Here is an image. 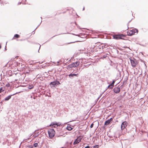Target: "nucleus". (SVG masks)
Here are the masks:
<instances>
[{
    "label": "nucleus",
    "mask_w": 148,
    "mask_h": 148,
    "mask_svg": "<svg viewBox=\"0 0 148 148\" xmlns=\"http://www.w3.org/2000/svg\"><path fill=\"white\" fill-rule=\"evenodd\" d=\"M125 37V35L123 34H116L113 35V37L114 39L119 40L120 39H123V38Z\"/></svg>",
    "instance_id": "obj_1"
},
{
    "label": "nucleus",
    "mask_w": 148,
    "mask_h": 148,
    "mask_svg": "<svg viewBox=\"0 0 148 148\" xmlns=\"http://www.w3.org/2000/svg\"><path fill=\"white\" fill-rule=\"evenodd\" d=\"M48 132L50 138H52L54 136L55 132L53 129H49L48 131Z\"/></svg>",
    "instance_id": "obj_2"
},
{
    "label": "nucleus",
    "mask_w": 148,
    "mask_h": 148,
    "mask_svg": "<svg viewBox=\"0 0 148 148\" xmlns=\"http://www.w3.org/2000/svg\"><path fill=\"white\" fill-rule=\"evenodd\" d=\"M137 30L133 29L132 30H130L127 32V35L128 36H131L134 34L135 33H137Z\"/></svg>",
    "instance_id": "obj_3"
},
{
    "label": "nucleus",
    "mask_w": 148,
    "mask_h": 148,
    "mask_svg": "<svg viewBox=\"0 0 148 148\" xmlns=\"http://www.w3.org/2000/svg\"><path fill=\"white\" fill-rule=\"evenodd\" d=\"M130 60L132 66L135 67L138 63L136 60H132L131 59H130Z\"/></svg>",
    "instance_id": "obj_4"
},
{
    "label": "nucleus",
    "mask_w": 148,
    "mask_h": 148,
    "mask_svg": "<svg viewBox=\"0 0 148 148\" xmlns=\"http://www.w3.org/2000/svg\"><path fill=\"white\" fill-rule=\"evenodd\" d=\"M128 123L126 121L123 122L121 125V130H124L127 126L128 125Z\"/></svg>",
    "instance_id": "obj_5"
},
{
    "label": "nucleus",
    "mask_w": 148,
    "mask_h": 148,
    "mask_svg": "<svg viewBox=\"0 0 148 148\" xmlns=\"http://www.w3.org/2000/svg\"><path fill=\"white\" fill-rule=\"evenodd\" d=\"M82 139L81 136L78 137L77 139L74 142L73 144L75 145L79 143Z\"/></svg>",
    "instance_id": "obj_6"
},
{
    "label": "nucleus",
    "mask_w": 148,
    "mask_h": 148,
    "mask_svg": "<svg viewBox=\"0 0 148 148\" xmlns=\"http://www.w3.org/2000/svg\"><path fill=\"white\" fill-rule=\"evenodd\" d=\"M60 125L59 123H51L50 126L52 127H56Z\"/></svg>",
    "instance_id": "obj_7"
},
{
    "label": "nucleus",
    "mask_w": 148,
    "mask_h": 148,
    "mask_svg": "<svg viewBox=\"0 0 148 148\" xmlns=\"http://www.w3.org/2000/svg\"><path fill=\"white\" fill-rule=\"evenodd\" d=\"M114 92L116 93H119L120 91V89L119 88L116 87L114 88L113 90Z\"/></svg>",
    "instance_id": "obj_8"
},
{
    "label": "nucleus",
    "mask_w": 148,
    "mask_h": 148,
    "mask_svg": "<svg viewBox=\"0 0 148 148\" xmlns=\"http://www.w3.org/2000/svg\"><path fill=\"white\" fill-rule=\"evenodd\" d=\"M112 120L113 118H111L109 119L108 120L105 122L104 125H108Z\"/></svg>",
    "instance_id": "obj_9"
},
{
    "label": "nucleus",
    "mask_w": 148,
    "mask_h": 148,
    "mask_svg": "<svg viewBox=\"0 0 148 148\" xmlns=\"http://www.w3.org/2000/svg\"><path fill=\"white\" fill-rule=\"evenodd\" d=\"M79 64V62H74L71 64L72 65L73 68L77 66Z\"/></svg>",
    "instance_id": "obj_10"
},
{
    "label": "nucleus",
    "mask_w": 148,
    "mask_h": 148,
    "mask_svg": "<svg viewBox=\"0 0 148 148\" xmlns=\"http://www.w3.org/2000/svg\"><path fill=\"white\" fill-rule=\"evenodd\" d=\"M115 82V80H113L111 84L108 86V88L110 89H112L114 86V84Z\"/></svg>",
    "instance_id": "obj_11"
},
{
    "label": "nucleus",
    "mask_w": 148,
    "mask_h": 148,
    "mask_svg": "<svg viewBox=\"0 0 148 148\" xmlns=\"http://www.w3.org/2000/svg\"><path fill=\"white\" fill-rule=\"evenodd\" d=\"M73 68L72 67V65H71V64H69V65L67 66L66 68V69L69 70H71L72 68Z\"/></svg>",
    "instance_id": "obj_12"
},
{
    "label": "nucleus",
    "mask_w": 148,
    "mask_h": 148,
    "mask_svg": "<svg viewBox=\"0 0 148 148\" xmlns=\"http://www.w3.org/2000/svg\"><path fill=\"white\" fill-rule=\"evenodd\" d=\"M18 93L17 92L16 93H15L12 95H9V96H8V97H6L5 98V101H8V100H9L11 98V96L13 95H14L16 94H17Z\"/></svg>",
    "instance_id": "obj_13"
},
{
    "label": "nucleus",
    "mask_w": 148,
    "mask_h": 148,
    "mask_svg": "<svg viewBox=\"0 0 148 148\" xmlns=\"http://www.w3.org/2000/svg\"><path fill=\"white\" fill-rule=\"evenodd\" d=\"M20 37V35H19L18 34H15L14 36V37L13 38V39H15L16 38H19V37Z\"/></svg>",
    "instance_id": "obj_14"
},
{
    "label": "nucleus",
    "mask_w": 148,
    "mask_h": 148,
    "mask_svg": "<svg viewBox=\"0 0 148 148\" xmlns=\"http://www.w3.org/2000/svg\"><path fill=\"white\" fill-rule=\"evenodd\" d=\"M56 82H51L50 83V84L53 85L54 86L56 85Z\"/></svg>",
    "instance_id": "obj_15"
},
{
    "label": "nucleus",
    "mask_w": 148,
    "mask_h": 148,
    "mask_svg": "<svg viewBox=\"0 0 148 148\" xmlns=\"http://www.w3.org/2000/svg\"><path fill=\"white\" fill-rule=\"evenodd\" d=\"M77 75V74H75L74 73L73 74H70L69 76L70 77H73L75 76H76Z\"/></svg>",
    "instance_id": "obj_16"
},
{
    "label": "nucleus",
    "mask_w": 148,
    "mask_h": 148,
    "mask_svg": "<svg viewBox=\"0 0 148 148\" xmlns=\"http://www.w3.org/2000/svg\"><path fill=\"white\" fill-rule=\"evenodd\" d=\"M66 129L69 131H71L72 129V128L70 126H68L66 127Z\"/></svg>",
    "instance_id": "obj_17"
},
{
    "label": "nucleus",
    "mask_w": 148,
    "mask_h": 148,
    "mask_svg": "<svg viewBox=\"0 0 148 148\" xmlns=\"http://www.w3.org/2000/svg\"><path fill=\"white\" fill-rule=\"evenodd\" d=\"M33 88V86L32 85L29 86L28 88L29 89H32Z\"/></svg>",
    "instance_id": "obj_18"
},
{
    "label": "nucleus",
    "mask_w": 148,
    "mask_h": 148,
    "mask_svg": "<svg viewBox=\"0 0 148 148\" xmlns=\"http://www.w3.org/2000/svg\"><path fill=\"white\" fill-rule=\"evenodd\" d=\"M34 146L35 147H36L38 146V144L37 143H35L34 144Z\"/></svg>",
    "instance_id": "obj_19"
},
{
    "label": "nucleus",
    "mask_w": 148,
    "mask_h": 148,
    "mask_svg": "<svg viewBox=\"0 0 148 148\" xmlns=\"http://www.w3.org/2000/svg\"><path fill=\"white\" fill-rule=\"evenodd\" d=\"M99 147V145H96L95 146L93 147V148H98Z\"/></svg>",
    "instance_id": "obj_20"
},
{
    "label": "nucleus",
    "mask_w": 148,
    "mask_h": 148,
    "mask_svg": "<svg viewBox=\"0 0 148 148\" xmlns=\"http://www.w3.org/2000/svg\"><path fill=\"white\" fill-rule=\"evenodd\" d=\"M4 90H2V88H0V93L1 92H2Z\"/></svg>",
    "instance_id": "obj_21"
},
{
    "label": "nucleus",
    "mask_w": 148,
    "mask_h": 148,
    "mask_svg": "<svg viewBox=\"0 0 148 148\" xmlns=\"http://www.w3.org/2000/svg\"><path fill=\"white\" fill-rule=\"evenodd\" d=\"M93 125H94V124L93 123H92L90 125V127L91 128H92V127H93Z\"/></svg>",
    "instance_id": "obj_22"
},
{
    "label": "nucleus",
    "mask_w": 148,
    "mask_h": 148,
    "mask_svg": "<svg viewBox=\"0 0 148 148\" xmlns=\"http://www.w3.org/2000/svg\"><path fill=\"white\" fill-rule=\"evenodd\" d=\"M10 86V84H9V83H8L6 85V86L7 87H8Z\"/></svg>",
    "instance_id": "obj_23"
},
{
    "label": "nucleus",
    "mask_w": 148,
    "mask_h": 148,
    "mask_svg": "<svg viewBox=\"0 0 148 148\" xmlns=\"http://www.w3.org/2000/svg\"><path fill=\"white\" fill-rule=\"evenodd\" d=\"M84 148H90V146H88L85 147Z\"/></svg>",
    "instance_id": "obj_24"
},
{
    "label": "nucleus",
    "mask_w": 148,
    "mask_h": 148,
    "mask_svg": "<svg viewBox=\"0 0 148 148\" xmlns=\"http://www.w3.org/2000/svg\"><path fill=\"white\" fill-rule=\"evenodd\" d=\"M85 35L84 34V37H87V35H86V36H85Z\"/></svg>",
    "instance_id": "obj_25"
},
{
    "label": "nucleus",
    "mask_w": 148,
    "mask_h": 148,
    "mask_svg": "<svg viewBox=\"0 0 148 148\" xmlns=\"http://www.w3.org/2000/svg\"><path fill=\"white\" fill-rule=\"evenodd\" d=\"M1 48V46L0 45V49Z\"/></svg>",
    "instance_id": "obj_26"
}]
</instances>
